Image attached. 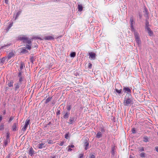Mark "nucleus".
I'll return each mask as SVG.
<instances>
[{"label": "nucleus", "mask_w": 158, "mask_h": 158, "mask_svg": "<svg viewBox=\"0 0 158 158\" xmlns=\"http://www.w3.org/2000/svg\"><path fill=\"white\" fill-rule=\"evenodd\" d=\"M22 12L21 10H20L17 13L16 15V16L15 18V20H16L18 18V17L19 16V15L21 14V13Z\"/></svg>", "instance_id": "obj_30"}, {"label": "nucleus", "mask_w": 158, "mask_h": 158, "mask_svg": "<svg viewBox=\"0 0 158 158\" xmlns=\"http://www.w3.org/2000/svg\"><path fill=\"white\" fill-rule=\"evenodd\" d=\"M9 135L10 134L9 132L6 133V139L10 140Z\"/></svg>", "instance_id": "obj_40"}, {"label": "nucleus", "mask_w": 158, "mask_h": 158, "mask_svg": "<svg viewBox=\"0 0 158 158\" xmlns=\"http://www.w3.org/2000/svg\"><path fill=\"white\" fill-rule=\"evenodd\" d=\"M130 27L131 31L134 32V34L135 33V32H137L136 31H135V30L133 27V26H132V27Z\"/></svg>", "instance_id": "obj_45"}, {"label": "nucleus", "mask_w": 158, "mask_h": 158, "mask_svg": "<svg viewBox=\"0 0 158 158\" xmlns=\"http://www.w3.org/2000/svg\"><path fill=\"white\" fill-rule=\"evenodd\" d=\"M123 90L124 93H126V94L131 95V89L130 87L123 86Z\"/></svg>", "instance_id": "obj_6"}, {"label": "nucleus", "mask_w": 158, "mask_h": 158, "mask_svg": "<svg viewBox=\"0 0 158 158\" xmlns=\"http://www.w3.org/2000/svg\"><path fill=\"white\" fill-rule=\"evenodd\" d=\"M71 105H68L67 106V110L69 111L70 110H71Z\"/></svg>", "instance_id": "obj_49"}, {"label": "nucleus", "mask_w": 158, "mask_h": 158, "mask_svg": "<svg viewBox=\"0 0 158 158\" xmlns=\"http://www.w3.org/2000/svg\"><path fill=\"white\" fill-rule=\"evenodd\" d=\"M45 143H40L38 145V147L39 149H42V148H43L44 147H45V146H44V145Z\"/></svg>", "instance_id": "obj_25"}, {"label": "nucleus", "mask_w": 158, "mask_h": 158, "mask_svg": "<svg viewBox=\"0 0 158 158\" xmlns=\"http://www.w3.org/2000/svg\"><path fill=\"white\" fill-rule=\"evenodd\" d=\"M145 153L144 152H142L140 154V156L141 157H145Z\"/></svg>", "instance_id": "obj_47"}, {"label": "nucleus", "mask_w": 158, "mask_h": 158, "mask_svg": "<svg viewBox=\"0 0 158 158\" xmlns=\"http://www.w3.org/2000/svg\"><path fill=\"white\" fill-rule=\"evenodd\" d=\"M14 116H11L10 117L9 120L8 121V123H10L14 119Z\"/></svg>", "instance_id": "obj_39"}, {"label": "nucleus", "mask_w": 158, "mask_h": 158, "mask_svg": "<svg viewBox=\"0 0 158 158\" xmlns=\"http://www.w3.org/2000/svg\"><path fill=\"white\" fill-rule=\"evenodd\" d=\"M19 129L18 123V121L14 123L11 127V130L12 131H18Z\"/></svg>", "instance_id": "obj_5"}, {"label": "nucleus", "mask_w": 158, "mask_h": 158, "mask_svg": "<svg viewBox=\"0 0 158 158\" xmlns=\"http://www.w3.org/2000/svg\"><path fill=\"white\" fill-rule=\"evenodd\" d=\"M78 6V10L79 11H81L83 10V6L81 4H78L77 5Z\"/></svg>", "instance_id": "obj_27"}, {"label": "nucleus", "mask_w": 158, "mask_h": 158, "mask_svg": "<svg viewBox=\"0 0 158 158\" xmlns=\"http://www.w3.org/2000/svg\"><path fill=\"white\" fill-rule=\"evenodd\" d=\"M13 23L12 22V23H11L9 25V26H8V27L6 29V31H8L10 29L11 27L12 26V25H13Z\"/></svg>", "instance_id": "obj_37"}, {"label": "nucleus", "mask_w": 158, "mask_h": 158, "mask_svg": "<svg viewBox=\"0 0 158 158\" xmlns=\"http://www.w3.org/2000/svg\"><path fill=\"white\" fill-rule=\"evenodd\" d=\"M47 141L48 142V144H52L53 143V141L51 139L48 140Z\"/></svg>", "instance_id": "obj_50"}, {"label": "nucleus", "mask_w": 158, "mask_h": 158, "mask_svg": "<svg viewBox=\"0 0 158 158\" xmlns=\"http://www.w3.org/2000/svg\"><path fill=\"white\" fill-rule=\"evenodd\" d=\"M156 151L158 152V147L156 146L155 147Z\"/></svg>", "instance_id": "obj_59"}, {"label": "nucleus", "mask_w": 158, "mask_h": 158, "mask_svg": "<svg viewBox=\"0 0 158 158\" xmlns=\"http://www.w3.org/2000/svg\"><path fill=\"white\" fill-rule=\"evenodd\" d=\"M6 110H3V115H5L6 114Z\"/></svg>", "instance_id": "obj_62"}, {"label": "nucleus", "mask_w": 158, "mask_h": 158, "mask_svg": "<svg viewBox=\"0 0 158 158\" xmlns=\"http://www.w3.org/2000/svg\"><path fill=\"white\" fill-rule=\"evenodd\" d=\"M6 60V58L3 57L1 59H0V63H4Z\"/></svg>", "instance_id": "obj_41"}, {"label": "nucleus", "mask_w": 158, "mask_h": 158, "mask_svg": "<svg viewBox=\"0 0 158 158\" xmlns=\"http://www.w3.org/2000/svg\"><path fill=\"white\" fill-rule=\"evenodd\" d=\"M9 0H5V2L7 4L8 3Z\"/></svg>", "instance_id": "obj_60"}, {"label": "nucleus", "mask_w": 158, "mask_h": 158, "mask_svg": "<svg viewBox=\"0 0 158 158\" xmlns=\"http://www.w3.org/2000/svg\"><path fill=\"white\" fill-rule=\"evenodd\" d=\"M27 127L24 126V127L21 129V131L23 133L27 129Z\"/></svg>", "instance_id": "obj_42"}, {"label": "nucleus", "mask_w": 158, "mask_h": 158, "mask_svg": "<svg viewBox=\"0 0 158 158\" xmlns=\"http://www.w3.org/2000/svg\"><path fill=\"white\" fill-rule=\"evenodd\" d=\"M19 40H22L23 43L24 44H27L26 45V47L25 48H26L29 50L31 49L32 42L31 39H29L27 37L24 36H23V37H20L19 38Z\"/></svg>", "instance_id": "obj_2"}, {"label": "nucleus", "mask_w": 158, "mask_h": 158, "mask_svg": "<svg viewBox=\"0 0 158 158\" xmlns=\"http://www.w3.org/2000/svg\"><path fill=\"white\" fill-rule=\"evenodd\" d=\"M74 147V146L73 145H69L67 147L68 148H73Z\"/></svg>", "instance_id": "obj_56"}, {"label": "nucleus", "mask_w": 158, "mask_h": 158, "mask_svg": "<svg viewBox=\"0 0 158 158\" xmlns=\"http://www.w3.org/2000/svg\"><path fill=\"white\" fill-rule=\"evenodd\" d=\"M10 140L5 139L4 140L3 146L4 148L6 147L8 143H10Z\"/></svg>", "instance_id": "obj_19"}, {"label": "nucleus", "mask_w": 158, "mask_h": 158, "mask_svg": "<svg viewBox=\"0 0 158 158\" xmlns=\"http://www.w3.org/2000/svg\"><path fill=\"white\" fill-rule=\"evenodd\" d=\"M115 146H112L111 148V157H114V155L115 154Z\"/></svg>", "instance_id": "obj_16"}, {"label": "nucleus", "mask_w": 158, "mask_h": 158, "mask_svg": "<svg viewBox=\"0 0 158 158\" xmlns=\"http://www.w3.org/2000/svg\"><path fill=\"white\" fill-rule=\"evenodd\" d=\"M24 67H25L24 63L22 62H21L20 68L18 69V72L23 73L22 71V70L23 69Z\"/></svg>", "instance_id": "obj_12"}, {"label": "nucleus", "mask_w": 158, "mask_h": 158, "mask_svg": "<svg viewBox=\"0 0 158 158\" xmlns=\"http://www.w3.org/2000/svg\"><path fill=\"white\" fill-rule=\"evenodd\" d=\"M88 140L89 139H86L84 140V146L85 149V150H87L89 148V143L88 141Z\"/></svg>", "instance_id": "obj_8"}, {"label": "nucleus", "mask_w": 158, "mask_h": 158, "mask_svg": "<svg viewBox=\"0 0 158 158\" xmlns=\"http://www.w3.org/2000/svg\"><path fill=\"white\" fill-rule=\"evenodd\" d=\"M131 131L133 133H136V130L135 128H133L131 130Z\"/></svg>", "instance_id": "obj_54"}, {"label": "nucleus", "mask_w": 158, "mask_h": 158, "mask_svg": "<svg viewBox=\"0 0 158 158\" xmlns=\"http://www.w3.org/2000/svg\"><path fill=\"white\" fill-rule=\"evenodd\" d=\"M146 29L150 36H151L153 35V33L149 27L147 28Z\"/></svg>", "instance_id": "obj_18"}, {"label": "nucleus", "mask_w": 158, "mask_h": 158, "mask_svg": "<svg viewBox=\"0 0 158 158\" xmlns=\"http://www.w3.org/2000/svg\"><path fill=\"white\" fill-rule=\"evenodd\" d=\"M6 83H7V85L9 87H13V84L14 83V82L13 80H8Z\"/></svg>", "instance_id": "obj_11"}, {"label": "nucleus", "mask_w": 158, "mask_h": 158, "mask_svg": "<svg viewBox=\"0 0 158 158\" xmlns=\"http://www.w3.org/2000/svg\"><path fill=\"white\" fill-rule=\"evenodd\" d=\"M135 23V22L134 21L133 18V17H131L130 18V27L133 26V24Z\"/></svg>", "instance_id": "obj_20"}, {"label": "nucleus", "mask_w": 158, "mask_h": 158, "mask_svg": "<svg viewBox=\"0 0 158 158\" xmlns=\"http://www.w3.org/2000/svg\"><path fill=\"white\" fill-rule=\"evenodd\" d=\"M30 119H27L26 121L24 126H25L26 127H27L28 125L30 123Z\"/></svg>", "instance_id": "obj_28"}, {"label": "nucleus", "mask_w": 158, "mask_h": 158, "mask_svg": "<svg viewBox=\"0 0 158 158\" xmlns=\"http://www.w3.org/2000/svg\"><path fill=\"white\" fill-rule=\"evenodd\" d=\"M9 89V87H5V91L6 92H6Z\"/></svg>", "instance_id": "obj_57"}, {"label": "nucleus", "mask_w": 158, "mask_h": 158, "mask_svg": "<svg viewBox=\"0 0 158 158\" xmlns=\"http://www.w3.org/2000/svg\"><path fill=\"white\" fill-rule=\"evenodd\" d=\"M64 143V141H61L60 142H59V143H58V144L60 146H62L63 145Z\"/></svg>", "instance_id": "obj_51"}, {"label": "nucleus", "mask_w": 158, "mask_h": 158, "mask_svg": "<svg viewBox=\"0 0 158 158\" xmlns=\"http://www.w3.org/2000/svg\"><path fill=\"white\" fill-rule=\"evenodd\" d=\"M69 114V112H66L65 114L63 116V118L65 119L68 118Z\"/></svg>", "instance_id": "obj_26"}, {"label": "nucleus", "mask_w": 158, "mask_h": 158, "mask_svg": "<svg viewBox=\"0 0 158 158\" xmlns=\"http://www.w3.org/2000/svg\"><path fill=\"white\" fill-rule=\"evenodd\" d=\"M14 55V53L13 52H10L7 56L8 59L10 60Z\"/></svg>", "instance_id": "obj_22"}, {"label": "nucleus", "mask_w": 158, "mask_h": 158, "mask_svg": "<svg viewBox=\"0 0 158 158\" xmlns=\"http://www.w3.org/2000/svg\"><path fill=\"white\" fill-rule=\"evenodd\" d=\"M100 131H101V132L102 133H103L105 132V129H104V127L103 126L101 127Z\"/></svg>", "instance_id": "obj_44"}, {"label": "nucleus", "mask_w": 158, "mask_h": 158, "mask_svg": "<svg viewBox=\"0 0 158 158\" xmlns=\"http://www.w3.org/2000/svg\"><path fill=\"white\" fill-rule=\"evenodd\" d=\"M149 22L147 19H145V29L147 28H149Z\"/></svg>", "instance_id": "obj_24"}, {"label": "nucleus", "mask_w": 158, "mask_h": 158, "mask_svg": "<svg viewBox=\"0 0 158 158\" xmlns=\"http://www.w3.org/2000/svg\"><path fill=\"white\" fill-rule=\"evenodd\" d=\"M92 64L90 63H89L88 64V68L89 69H92Z\"/></svg>", "instance_id": "obj_48"}, {"label": "nucleus", "mask_w": 158, "mask_h": 158, "mask_svg": "<svg viewBox=\"0 0 158 158\" xmlns=\"http://www.w3.org/2000/svg\"><path fill=\"white\" fill-rule=\"evenodd\" d=\"M28 153L31 157L35 154V152L32 147L30 148L28 150Z\"/></svg>", "instance_id": "obj_10"}, {"label": "nucleus", "mask_w": 158, "mask_h": 158, "mask_svg": "<svg viewBox=\"0 0 158 158\" xmlns=\"http://www.w3.org/2000/svg\"><path fill=\"white\" fill-rule=\"evenodd\" d=\"M28 53V51L26 50V48H21L20 53H22L23 54H27Z\"/></svg>", "instance_id": "obj_15"}, {"label": "nucleus", "mask_w": 158, "mask_h": 158, "mask_svg": "<svg viewBox=\"0 0 158 158\" xmlns=\"http://www.w3.org/2000/svg\"><path fill=\"white\" fill-rule=\"evenodd\" d=\"M122 88L118 89L116 88L115 89V91L116 93H117L119 95L122 93Z\"/></svg>", "instance_id": "obj_21"}, {"label": "nucleus", "mask_w": 158, "mask_h": 158, "mask_svg": "<svg viewBox=\"0 0 158 158\" xmlns=\"http://www.w3.org/2000/svg\"><path fill=\"white\" fill-rule=\"evenodd\" d=\"M143 141L146 142L149 141L148 139L147 136H145L143 137Z\"/></svg>", "instance_id": "obj_35"}, {"label": "nucleus", "mask_w": 158, "mask_h": 158, "mask_svg": "<svg viewBox=\"0 0 158 158\" xmlns=\"http://www.w3.org/2000/svg\"><path fill=\"white\" fill-rule=\"evenodd\" d=\"M17 76L18 77V81L19 82H20L23 84H26V81L24 82L26 80L25 79V75L23 73H17Z\"/></svg>", "instance_id": "obj_4"}, {"label": "nucleus", "mask_w": 158, "mask_h": 158, "mask_svg": "<svg viewBox=\"0 0 158 158\" xmlns=\"http://www.w3.org/2000/svg\"><path fill=\"white\" fill-rule=\"evenodd\" d=\"M2 116L1 115L0 116V122H1L2 121Z\"/></svg>", "instance_id": "obj_63"}, {"label": "nucleus", "mask_w": 158, "mask_h": 158, "mask_svg": "<svg viewBox=\"0 0 158 158\" xmlns=\"http://www.w3.org/2000/svg\"><path fill=\"white\" fill-rule=\"evenodd\" d=\"M134 98L131 95L126 94L124 98L123 103L125 106H128L133 104Z\"/></svg>", "instance_id": "obj_1"}, {"label": "nucleus", "mask_w": 158, "mask_h": 158, "mask_svg": "<svg viewBox=\"0 0 158 158\" xmlns=\"http://www.w3.org/2000/svg\"><path fill=\"white\" fill-rule=\"evenodd\" d=\"M44 39L45 40H54V38L53 36L49 35L45 36Z\"/></svg>", "instance_id": "obj_14"}, {"label": "nucleus", "mask_w": 158, "mask_h": 158, "mask_svg": "<svg viewBox=\"0 0 158 158\" xmlns=\"http://www.w3.org/2000/svg\"><path fill=\"white\" fill-rule=\"evenodd\" d=\"M4 129V125L2 123L0 126V130L2 131Z\"/></svg>", "instance_id": "obj_38"}, {"label": "nucleus", "mask_w": 158, "mask_h": 158, "mask_svg": "<svg viewBox=\"0 0 158 158\" xmlns=\"http://www.w3.org/2000/svg\"><path fill=\"white\" fill-rule=\"evenodd\" d=\"M134 35L135 36V40L140 39L139 35V33L138 32H135V33L134 34Z\"/></svg>", "instance_id": "obj_31"}, {"label": "nucleus", "mask_w": 158, "mask_h": 158, "mask_svg": "<svg viewBox=\"0 0 158 158\" xmlns=\"http://www.w3.org/2000/svg\"><path fill=\"white\" fill-rule=\"evenodd\" d=\"M144 11H143L145 13L144 14V16L145 17H146L148 19L149 18V13L148 11V10L146 7H145L144 8Z\"/></svg>", "instance_id": "obj_13"}, {"label": "nucleus", "mask_w": 158, "mask_h": 158, "mask_svg": "<svg viewBox=\"0 0 158 158\" xmlns=\"http://www.w3.org/2000/svg\"><path fill=\"white\" fill-rule=\"evenodd\" d=\"M69 132H68L67 133H66L65 135H64L65 138L67 139H68V137L69 136Z\"/></svg>", "instance_id": "obj_46"}, {"label": "nucleus", "mask_w": 158, "mask_h": 158, "mask_svg": "<svg viewBox=\"0 0 158 158\" xmlns=\"http://www.w3.org/2000/svg\"><path fill=\"white\" fill-rule=\"evenodd\" d=\"M102 136V134L101 132L100 131L97 133L96 135V137L98 138H99L101 137Z\"/></svg>", "instance_id": "obj_23"}, {"label": "nucleus", "mask_w": 158, "mask_h": 158, "mask_svg": "<svg viewBox=\"0 0 158 158\" xmlns=\"http://www.w3.org/2000/svg\"><path fill=\"white\" fill-rule=\"evenodd\" d=\"M77 119V118L76 116L70 117L69 120L70 122L69 123L70 124H73L76 120Z\"/></svg>", "instance_id": "obj_9"}, {"label": "nucleus", "mask_w": 158, "mask_h": 158, "mask_svg": "<svg viewBox=\"0 0 158 158\" xmlns=\"http://www.w3.org/2000/svg\"><path fill=\"white\" fill-rule=\"evenodd\" d=\"M60 107H58L57 109V111L56 113V114L57 115H60Z\"/></svg>", "instance_id": "obj_32"}, {"label": "nucleus", "mask_w": 158, "mask_h": 158, "mask_svg": "<svg viewBox=\"0 0 158 158\" xmlns=\"http://www.w3.org/2000/svg\"><path fill=\"white\" fill-rule=\"evenodd\" d=\"M76 53L75 52H72L70 54V56L71 57H74L76 56Z\"/></svg>", "instance_id": "obj_34"}, {"label": "nucleus", "mask_w": 158, "mask_h": 158, "mask_svg": "<svg viewBox=\"0 0 158 158\" xmlns=\"http://www.w3.org/2000/svg\"><path fill=\"white\" fill-rule=\"evenodd\" d=\"M135 41L138 45H140L141 42L140 39L135 40Z\"/></svg>", "instance_id": "obj_43"}, {"label": "nucleus", "mask_w": 158, "mask_h": 158, "mask_svg": "<svg viewBox=\"0 0 158 158\" xmlns=\"http://www.w3.org/2000/svg\"><path fill=\"white\" fill-rule=\"evenodd\" d=\"M90 158H95L94 155L92 153H91L89 155Z\"/></svg>", "instance_id": "obj_52"}, {"label": "nucleus", "mask_w": 158, "mask_h": 158, "mask_svg": "<svg viewBox=\"0 0 158 158\" xmlns=\"http://www.w3.org/2000/svg\"><path fill=\"white\" fill-rule=\"evenodd\" d=\"M139 17L140 19H141L142 17V15L140 12L139 13Z\"/></svg>", "instance_id": "obj_55"}, {"label": "nucleus", "mask_w": 158, "mask_h": 158, "mask_svg": "<svg viewBox=\"0 0 158 158\" xmlns=\"http://www.w3.org/2000/svg\"><path fill=\"white\" fill-rule=\"evenodd\" d=\"M32 38H33V39H39L41 40H43L40 37H38L37 36H34Z\"/></svg>", "instance_id": "obj_36"}, {"label": "nucleus", "mask_w": 158, "mask_h": 158, "mask_svg": "<svg viewBox=\"0 0 158 158\" xmlns=\"http://www.w3.org/2000/svg\"><path fill=\"white\" fill-rule=\"evenodd\" d=\"M139 150L141 152H143L144 151V148L143 147L140 148H139Z\"/></svg>", "instance_id": "obj_53"}, {"label": "nucleus", "mask_w": 158, "mask_h": 158, "mask_svg": "<svg viewBox=\"0 0 158 158\" xmlns=\"http://www.w3.org/2000/svg\"><path fill=\"white\" fill-rule=\"evenodd\" d=\"M10 44H5L4 45L1 47L0 49L1 50V49L4 50L5 49H6V48H8V47L10 46Z\"/></svg>", "instance_id": "obj_17"}, {"label": "nucleus", "mask_w": 158, "mask_h": 158, "mask_svg": "<svg viewBox=\"0 0 158 158\" xmlns=\"http://www.w3.org/2000/svg\"><path fill=\"white\" fill-rule=\"evenodd\" d=\"M35 60V58L33 56H32L30 58V61L32 64L33 63Z\"/></svg>", "instance_id": "obj_33"}, {"label": "nucleus", "mask_w": 158, "mask_h": 158, "mask_svg": "<svg viewBox=\"0 0 158 158\" xmlns=\"http://www.w3.org/2000/svg\"><path fill=\"white\" fill-rule=\"evenodd\" d=\"M25 87V84H23L17 81L15 83L14 85V89L17 94L19 93L20 89H23Z\"/></svg>", "instance_id": "obj_3"}, {"label": "nucleus", "mask_w": 158, "mask_h": 158, "mask_svg": "<svg viewBox=\"0 0 158 158\" xmlns=\"http://www.w3.org/2000/svg\"><path fill=\"white\" fill-rule=\"evenodd\" d=\"M51 124V122H50L47 125H50Z\"/></svg>", "instance_id": "obj_64"}, {"label": "nucleus", "mask_w": 158, "mask_h": 158, "mask_svg": "<svg viewBox=\"0 0 158 158\" xmlns=\"http://www.w3.org/2000/svg\"><path fill=\"white\" fill-rule=\"evenodd\" d=\"M68 148V152L69 151H72V150L71 149V148Z\"/></svg>", "instance_id": "obj_61"}, {"label": "nucleus", "mask_w": 158, "mask_h": 158, "mask_svg": "<svg viewBox=\"0 0 158 158\" xmlns=\"http://www.w3.org/2000/svg\"><path fill=\"white\" fill-rule=\"evenodd\" d=\"M89 58L91 60H94L96 58V55L94 52H91L89 53Z\"/></svg>", "instance_id": "obj_7"}, {"label": "nucleus", "mask_w": 158, "mask_h": 158, "mask_svg": "<svg viewBox=\"0 0 158 158\" xmlns=\"http://www.w3.org/2000/svg\"><path fill=\"white\" fill-rule=\"evenodd\" d=\"M83 154H81L79 155V158H82L83 157Z\"/></svg>", "instance_id": "obj_58"}, {"label": "nucleus", "mask_w": 158, "mask_h": 158, "mask_svg": "<svg viewBox=\"0 0 158 158\" xmlns=\"http://www.w3.org/2000/svg\"><path fill=\"white\" fill-rule=\"evenodd\" d=\"M52 97H48L46 100L45 102V104H47L48 102H49L51 99H52Z\"/></svg>", "instance_id": "obj_29"}]
</instances>
